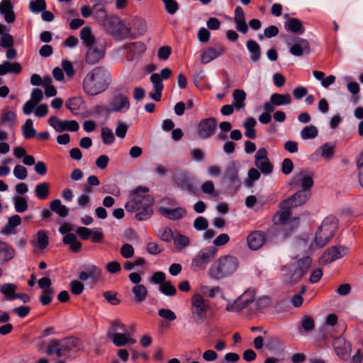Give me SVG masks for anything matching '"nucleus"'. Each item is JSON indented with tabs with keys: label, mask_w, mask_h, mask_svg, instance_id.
Returning a JSON list of instances; mask_svg holds the SVG:
<instances>
[{
	"label": "nucleus",
	"mask_w": 363,
	"mask_h": 363,
	"mask_svg": "<svg viewBox=\"0 0 363 363\" xmlns=\"http://www.w3.org/2000/svg\"><path fill=\"white\" fill-rule=\"evenodd\" d=\"M149 191V188L146 186L136 187L130 191V200L125 204L128 212L138 211L135 218L139 221L146 220L153 214L155 199L148 194Z\"/></svg>",
	"instance_id": "f257e3e1"
},
{
	"label": "nucleus",
	"mask_w": 363,
	"mask_h": 363,
	"mask_svg": "<svg viewBox=\"0 0 363 363\" xmlns=\"http://www.w3.org/2000/svg\"><path fill=\"white\" fill-rule=\"evenodd\" d=\"M111 82L110 72L103 66L94 67L87 73L83 81V89L90 96H96L106 91Z\"/></svg>",
	"instance_id": "f03ea898"
},
{
	"label": "nucleus",
	"mask_w": 363,
	"mask_h": 363,
	"mask_svg": "<svg viewBox=\"0 0 363 363\" xmlns=\"http://www.w3.org/2000/svg\"><path fill=\"white\" fill-rule=\"evenodd\" d=\"M239 260L232 255L220 257L208 269V275L212 279L219 281L232 276L238 269Z\"/></svg>",
	"instance_id": "7ed1b4c3"
},
{
	"label": "nucleus",
	"mask_w": 363,
	"mask_h": 363,
	"mask_svg": "<svg viewBox=\"0 0 363 363\" xmlns=\"http://www.w3.org/2000/svg\"><path fill=\"white\" fill-rule=\"evenodd\" d=\"M81 347V340L74 337H68L60 340H52L48 345L46 353L48 355L55 353L58 357H70L72 354L77 353Z\"/></svg>",
	"instance_id": "20e7f679"
},
{
	"label": "nucleus",
	"mask_w": 363,
	"mask_h": 363,
	"mask_svg": "<svg viewBox=\"0 0 363 363\" xmlns=\"http://www.w3.org/2000/svg\"><path fill=\"white\" fill-rule=\"evenodd\" d=\"M338 220L333 216H327L318 228L315 236V242L318 247H323L334 237L337 229Z\"/></svg>",
	"instance_id": "39448f33"
},
{
	"label": "nucleus",
	"mask_w": 363,
	"mask_h": 363,
	"mask_svg": "<svg viewBox=\"0 0 363 363\" xmlns=\"http://www.w3.org/2000/svg\"><path fill=\"white\" fill-rule=\"evenodd\" d=\"M191 312L192 319L196 324H201L206 318V313L210 308L208 301H206L203 296L196 294L191 297Z\"/></svg>",
	"instance_id": "423d86ee"
},
{
	"label": "nucleus",
	"mask_w": 363,
	"mask_h": 363,
	"mask_svg": "<svg viewBox=\"0 0 363 363\" xmlns=\"http://www.w3.org/2000/svg\"><path fill=\"white\" fill-rule=\"evenodd\" d=\"M217 252L218 249L214 246L202 249L193 257L191 265V269L196 272L205 269L208 263L216 257Z\"/></svg>",
	"instance_id": "0eeeda50"
},
{
	"label": "nucleus",
	"mask_w": 363,
	"mask_h": 363,
	"mask_svg": "<svg viewBox=\"0 0 363 363\" xmlns=\"http://www.w3.org/2000/svg\"><path fill=\"white\" fill-rule=\"evenodd\" d=\"M106 27L115 39L124 40L130 36V28L118 18L109 19L106 23Z\"/></svg>",
	"instance_id": "6e6552de"
},
{
	"label": "nucleus",
	"mask_w": 363,
	"mask_h": 363,
	"mask_svg": "<svg viewBox=\"0 0 363 363\" xmlns=\"http://www.w3.org/2000/svg\"><path fill=\"white\" fill-rule=\"evenodd\" d=\"M174 181L182 189L191 193H195L197 190V184L194 177L186 171H177L174 175Z\"/></svg>",
	"instance_id": "1a4fd4ad"
},
{
	"label": "nucleus",
	"mask_w": 363,
	"mask_h": 363,
	"mask_svg": "<svg viewBox=\"0 0 363 363\" xmlns=\"http://www.w3.org/2000/svg\"><path fill=\"white\" fill-rule=\"evenodd\" d=\"M255 300V291L254 289L246 290L232 304H228L226 309L229 311H240L250 306Z\"/></svg>",
	"instance_id": "9d476101"
},
{
	"label": "nucleus",
	"mask_w": 363,
	"mask_h": 363,
	"mask_svg": "<svg viewBox=\"0 0 363 363\" xmlns=\"http://www.w3.org/2000/svg\"><path fill=\"white\" fill-rule=\"evenodd\" d=\"M217 121L213 117L203 118L198 125L197 132L201 139H207L216 133Z\"/></svg>",
	"instance_id": "9b49d317"
},
{
	"label": "nucleus",
	"mask_w": 363,
	"mask_h": 363,
	"mask_svg": "<svg viewBox=\"0 0 363 363\" xmlns=\"http://www.w3.org/2000/svg\"><path fill=\"white\" fill-rule=\"evenodd\" d=\"M255 165L263 174H269L273 171V164L267 157V151L264 147L257 150L255 156Z\"/></svg>",
	"instance_id": "f8f14e48"
},
{
	"label": "nucleus",
	"mask_w": 363,
	"mask_h": 363,
	"mask_svg": "<svg viewBox=\"0 0 363 363\" xmlns=\"http://www.w3.org/2000/svg\"><path fill=\"white\" fill-rule=\"evenodd\" d=\"M130 108L128 98L123 94H116L108 104V109L106 113L111 112H124Z\"/></svg>",
	"instance_id": "ddd939ff"
},
{
	"label": "nucleus",
	"mask_w": 363,
	"mask_h": 363,
	"mask_svg": "<svg viewBox=\"0 0 363 363\" xmlns=\"http://www.w3.org/2000/svg\"><path fill=\"white\" fill-rule=\"evenodd\" d=\"M267 240V234L262 230L251 232L247 237V243L252 250L260 249Z\"/></svg>",
	"instance_id": "4468645a"
},
{
	"label": "nucleus",
	"mask_w": 363,
	"mask_h": 363,
	"mask_svg": "<svg viewBox=\"0 0 363 363\" xmlns=\"http://www.w3.org/2000/svg\"><path fill=\"white\" fill-rule=\"evenodd\" d=\"M311 196L309 191L299 190L284 201V205H289L292 208L305 204Z\"/></svg>",
	"instance_id": "2eb2a0df"
},
{
	"label": "nucleus",
	"mask_w": 363,
	"mask_h": 363,
	"mask_svg": "<svg viewBox=\"0 0 363 363\" xmlns=\"http://www.w3.org/2000/svg\"><path fill=\"white\" fill-rule=\"evenodd\" d=\"M86 271H82L79 274V280L84 281L90 278L92 281L97 282L101 277V269L96 265L90 264L85 267Z\"/></svg>",
	"instance_id": "dca6fc26"
},
{
	"label": "nucleus",
	"mask_w": 363,
	"mask_h": 363,
	"mask_svg": "<svg viewBox=\"0 0 363 363\" xmlns=\"http://www.w3.org/2000/svg\"><path fill=\"white\" fill-rule=\"evenodd\" d=\"M348 252V249L345 247H331L324 252L323 257L326 262L330 263L337 259H340Z\"/></svg>",
	"instance_id": "f3484780"
},
{
	"label": "nucleus",
	"mask_w": 363,
	"mask_h": 363,
	"mask_svg": "<svg viewBox=\"0 0 363 363\" xmlns=\"http://www.w3.org/2000/svg\"><path fill=\"white\" fill-rule=\"evenodd\" d=\"M158 211L162 216L173 220L182 218L186 213V209L182 207H177L172 209L162 206L159 208Z\"/></svg>",
	"instance_id": "a211bd4d"
},
{
	"label": "nucleus",
	"mask_w": 363,
	"mask_h": 363,
	"mask_svg": "<svg viewBox=\"0 0 363 363\" xmlns=\"http://www.w3.org/2000/svg\"><path fill=\"white\" fill-rule=\"evenodd\" d=\"M225 52V48L220 45L216 47L208 48L203 51L201 55V61L202 64H207L211 60L222 55Z\"/></svg>",
	"instance_id": "6ab92c4d"
},
{
	"label": "nucleus",
	"mask_w": 363,
	"mask_h": 363,
	"mask_svg": "<svg viewBox=\"0 0 363 363\" xmlns=\"http://www.w3.org/2000/svg\"><path fill=\"white\" fill-rule=\"evenodd\" d=\"M289 51L291 55L297 57L303 55L304 52L308 54L311 52L310 43L307 40L298 38Z\"/></svg>",
	"instance_id": "aec40b11"
},
{
	"label": "nucleus",
	"mask_w": 363,
	"mask_h": 363,
	"mask_svg": "<svg viewBox=\"0 0 363 363\" xmlns=\"http://www.w3.org/2000/svg\"><path fill=\"white\" fill-rule=\"evenodd\" d=\"M0 13L4 15L5 21L11 23L16 20L13 5L10 0H3L0 3Z\"/></svg>",
	"instance_id": "412c9836"
},
{
	"label": "nucleus",
	"mask_w": 363,
	"mask_h": 363,
	"mask_svg": "<svg viewBox=\"0 0 363 363\" xmlns=\"http://www.w3.org/2000/svg\"><path fill=\"white\" fill-rule=\"evenodd\" d=\"M295 182H301L302 189L301 190L310 191L313 186L312 173L308 171H301L294 177Z\"/></svg>",
	"instance_id": "4be33fe9"
},
{
	"label": "nucleus",
	"mask_w": 363,
	"mask_h": 363,
	"mask_svg": "<svg viewBox=\"0 0 363 363\" xmlns=\"http://www.w3.org/2000/svg\"><path fill=\"white\" fill-rule=\"evenodd\" d=\"M150 81L155 88V93H150V97L155 101H160L162 97V91L164 89L161 77L157 73H154L150 77Z\"/></svg>",
	"instance_id": "5701e85b"
},
{
	"label": "nucleus",
	"mask_w": 363,
	"mask_h": 363,
	"mask_svg": "<svg viewBox=\"0 0 363 363\" xmlns=\"http://www.w3.org/2000/svg\"><path fill=\"white\" fill-rule=\"evenodd\" d=\"M234 21L236 24V29L242 33L248 31V26L245 18V13L241 6H238L235 9Z\"/></svg>",
	"instance_id": "b1692460"
},
{
	"label": "nucleus",
	"mask_w": 363,
	"mask_h": 363,
	"mask_svg": "<svg viewBox=\"0 0 363 363\" xmlns=\"http://www.w3.org/2000/svg\"><path fill=\"white\" fill-rule=\"evenodd\" d=\"M284 201L280 203L281 210L274 216V222L276 224H283L287 221L291 215V207L289 205H284Z\"/></svg>",
	"instance_id": "393cba45"
},
{
	"label": "nucleus",
	"mask_w": 363,
	"mask_h": 363,
	"mask_svg": "<svg viewBox=\"0 0 363 363\" xmlns=\"http://www.w3.org/2000/svg\"><path fill=\"white\" fill-rule=\"evenodd\" d=\"M104 50L90 47L86 55L85 60L87 64L95 65L104 57Z\"/></svg>",
	"instance_id": "a878e982"
},
{
	"label": "nucleus",
	"mask_w": 363,
	"mask_h": 363,
	"mask_svg": "<svg viewBox=\"0 0 363 363\" xmlns=\"http://www.w3.org/2000/svg\"><path fill=\"white\" fill-rule=\"evenodd\" d=\"M333 347L341 359H344L348 357L347 343L343 337H335L333 342Z\"/></svg>",
	"instance_id": "bb28decb"
},
{
	"label": "nucleus",
	"mask_w": 363,
	"mask_h": 363,
	"mask_svg": "<svg viewBox=\"0 0 363 363\" xmlns=\"http://www.w3.org/2000/svg\"><path fill=\"white\" fill-rule=\"evenodd\" d=\"M247 48L250 52V60L258 62L261 57V48L259 45L254 40H248L246 43Z\"/></svg>",
	"instance_id": "cd10ccee"
},
{
	"label": "nucleus",
	"mask_w": 363,
	"mask_h": 363,
	"mask_svg": "<svg viewBox=\"0 0 363 363\" xmlns=\"http://www.w3.org/2000/svg\"><path fill=\"white\" fill-rule=\"evenodd\" d=\"M134 297V301L136 303H141L144 301L148 294V291L145 286L143 284L135 285L131 290Z\"/></svg>",
	"instance_id": "c85d7f7f"
},
{
	"label": "nucleus",
	"mask_w": 363,
	"mask_h": 363,
	"mask_svg": "<svg viewBox=\"0 0 363 363\" xmlns=\"http://www.w3.org/2000/svg\"><path fill=\"white\" fill-rule=\"evenodd\" d=\"M234 106L237 111L243 109L245 106L246 93L242 89H235L233 93Z\"/></svg>",
	"instance_id": "c756f323"
},
{
	"label": "nucleus",
	"mask_w": 363,
	"mask_h": 363,
	"mask_svg": "<svg viewBox=\"0 0 363 363\" xmlns=\"http://www.w3.org/2000/svg\"><path fill=\"white\" fill-rule=\"evenodd\" d=\"M21 223V218L18 215H13L11 216L8 223L5 225L2 230V233L6 235H10L12 233H15L13 228L20 225Z\"/></svg>",
	"instance_id": "7c9ffc66"
},
{
	"label": "nucleus",
	"mask_w": 363,
	"mask_h": 363,
	"mask_svg": "<svg viewBox=\"0 0 363 363\" xmlns=\"http://www.w3.org/2000/svg\"><path fill=\"white\" fill-rule=\"evenodd\" d=\"M285 28L287 30L294 33L303 34L305 28L301 21L297 18H291L286 23Z\"/></svg>",
	"instance_id": "2f4dec72"
},
{
	"label": "nucleus",
	"mask_w": 363,
	"mask_h": 363,
	"mask_svg": "<svg viewBox=\"0 0 363 363\" xmlns=\"http://www.w3.org/2000/svg\"><path fill=\"white\" fill-rule=\"evenodd\" d=\"M225 179L232 184L239 182L238 170L235 162H233L227 167L225 170Z\"/></svg>",
	"instance_id": "473e14b6"
},
{
	"label": "nucleus",
	"mask_w": 363,
	"mask_h": 363,
	"mask_svg": "<svg viewBox=\"0 0 363 363\" xmlns=\"http://www.w3.org/2000/svg\"><path fill=\"white\" fill-rule=\"evenodd\" d=\"M271 101L276 106L288 105L291 103V97L289 94H273L270 97Z\"/></svg>",
	"instance_id": "72a5a7b5"
},
{
	"label": "nucleus",
	"mask_w": 363,
	"mask_h": 363,
	"mask_svg": "<svg viewBox=\"0 0 363 363\" xmlns=\"http://www.w3.org/2000/svg\"><path fill=\"white\" fill-rule=\"evenodd\" d=\"M257 122L254 118L250 117L245 120L244 128L245 129V135L250 139H255L257 137L255 126Z\"/></svg>",
	"instance_id": "f704fd0d"
},
{
	"label": "nucleus",
	"mask_w": 363,
	"mask_h": 363,
	"mask_svg": "<svg viewBox=\"0 0 363 363\" xmlns=\"http://www.w3.org/2000/svg\"><path fill=\"white\" fill-rule=\"evenodd\" d=\"M50 210L57 213L60 217H66L68 215V208L62 205L60 199H55L50 204Z\"/></svg>",
	"instance_id": "c9c22d12"
},
{
	"label": "nucleus",
	"mask_w": 363,
	"mask_h": 363,
	"mask_svg": "<svg viewBox=\"0 0 363 363\" xmlns=\"http://www.w3.org/2000/svg\"><path fill=\"white\" fill-rule=\"evenodd\" d=\"M123 49L128 50L133 55H140L146 50V45L142 42H133L125 44Z\"/></svg>",
	"instance_id": "e433bc0d"
},
{
	"label": "nucleus",
	"mask_w": 363,
	"mask_h": 363,
	"mask_svg": "<svg viewBox=\"0 0 363 363\" xmlns=\"http://www.w3.org/2000/svg\"><path fill=\"white\" fill-rule=\"evenodd\" d=\"M17 286L14 284H5L1 286L0 291L5 296L6 299L12 301L15 299Z\"/></svg>",
	"instance_id": "4c0bfd02"
},
{
	"label": "nucleus",
	"mask_w": 363,
	"mask_h": 363,
	"mask_svg": "<svg viewBox=\"0 0 363 363\" xmlns=\"http://www.w3.org/2000/svg\"><path fill=\"white\" fill-rule=\"evenodd\" d=\"M50 193V185L47 182H43L36 185L35 194L37 198L41 200L46 199Z\"/></svg>",
	"instance_id": "58836bf2"
},
{
	"label": "nucleus",
	"mask_w": 363,
	"mask_h": 363,
	"mask_svg": "<svg viewBox=\"0 0 363 363\" xmlns=\"http://www.w3.org/2000/svg\"><path fill=\"white\" fill-rule=\"evenodd\" d=\"M22 133L26 140L31 139L36 135V131L33 128V123L31 119L28 118L26 121L22 126Z\"/></svg>",
	"instance_id": "ea45409f"
},
{
	"label": "nucleus",
	"mask_w": 363,
	"mask_h": 363,
	"mask_svg": "<svg viewBox=\"0 0 363 363\" xmlns=\"http://www.w3.org/2000/svg\"><path fill=\"white\" fill-rule=\"evenodd\" d=\"M16 121V114L14 111L4 110L0 119V125L8 123L10 127H13Z\"/></svg>",
	"instance_id": "a19ab883"
},
{
	"label": "nucleus",
	"mask_w": 363,
	"mask_h": 363,
	"mask_svg": "<svg viewBox=\"0 0 363 363\" xmlns=\"http://www.w3.org/2000/svg\"><path fill=\"white\" fill-rule=\"evenodd\" d=\"M79 128V123L76 121H61L60 124L57 129V132H62L65 130L75 132Z\"/></svg>",
	"instance_id": "79ce46f5"
},
{
	"label": "nucleus",
	"mask_w": 363,
	"mask_h": 363,
	"mask_svg": "<svg viewBox=\"0 0 363 363\" xmlns=\"http://www.w3.org/2000/svg\"><path fill=\"white\" fill-rule=\"evenodd\" d=\"M80 38L84 44L86 46H91L94 43L95 39L91 33V29L89 26L84 27L80 31Z\"/></svg>",
	"instance_id": "37998d69"
},
{
	"label": "nucleus",
	"mask_w": 363,
	"mask_h": 363,
	"mask_svg": "<svg viewBox=\"0 0 363 363\" xmlns=\"http://www.w3.org/2000/svg\"><path fill=\"white\" fill-rule=\"evenodd\" d=\"M347 90L352 95L351 101L354 104H357L360 99V97L358 95V94L360 91V87H359V84L356 82H349L347 84Z\"/></svg>",
	"instance_id": "c03bdc74"
},
{
	"label": "nucleus",
	"mask_w": 363,
	"mask_h": 363,
	"mask_svg": "<svg viewBox=\"0 0 363 363\" xmlns=\"http://www.w3.org/2000/svg\"><path fill=\"white\" fill-rule=\"evenodd\" d=\"M318 133L317 128L313 125H310L302 129L301 135L303 139L308 140L315 138L318 135Z\"/></svg>",
	"instance_id": "a18cd8bd"
},
{
	"label": "nucleus",
	"mask_w": 363,
	"mask_h": 363,
	"mask_svg": "<svg viewBox=\"0 0 363 363\" xmlns=\"http://www.w3.org/2000/svg\"><path fill=\"white\" fill-rule=\"evenodd\" d=\"M101 138L105 145H111L115 140L112 130L108 127H103L101 128Z\"/></svg>",
	"instance_id": "49530a36"
},
{
	"label": "nucleus",
	"mask_w": 363,
	"mask_h": 363,
	"mask_svg": "<svg viewBox=\"0 0 363 363\" xmlns=\"http://www.w3.org/2000/svg\"><path fill=\"white\" fill-rule=\"evenodd\" d=\"M15 210L18 213H23L28 209V203L24 197L16 196L13 199Z\"/></svg>",
	"instance_id": "de8ad7c7"
},
{
	"label": "nucleus",
	"mask_w": 363,
	"mask_h": 363,
	"mask_svg": "<svg viewBox=\"0 0 363 363\" xmlns=\"http://www.w3.org/2000/svg\"><path fill=\"white\" fill-rule=\"evenodd\" d=\"M312 264V259L310 257H305L297 262L296 268L306 274Z\"/></svg>",
	"instance_id": "09e8293b"
},
{
	"label": "nucleus",
	"mask_w": 363,
	"mask_h": 363,
	"mask_svg": "<svg viewBox=\"0 0 363 363\" xmlns=\"http://www.w3.org/2000/svg\"><path fill=\"white\" fill-rule=\"evenodd\" d=\"M113 343L117 347H121L128 343V336L125 333H116L113 335Z\"/></svg>",
	"instance_id": "8fccbe9b"
},
{
	"label": "nucleus",
	"mask_w": 363,
	"mask_h": 363,
	"mask_svg": "<svg viewBox=\"0 0 363 363\" xmlns=\"http://www.w3.org/2000/svg\"><path fill=\"white\" fill-rule=\"evenodd\" d=\"M49 244L48 237L44 230H39L37 233V245L40 250L45 249Z\"/></svg>",
	"instance_id": "3c124183"
},
{
	"label": "nucleus",
	"mask_w": 363,
	"mask_h": 363,
	"mask_svg": "<svg viewBox=\"0 0 363 363\" xmlns=\"http://www.w3.org/2000/svg\"><path fill=\"white\" fill-rule=\"evenodd\" d=\"M159 289L166 296H173L177 294L176 288L169 281L163 283L160 286Z\"/></svg>",
	"instance_id": "603ef678"
},
{
	"label": "nucleus",
	"mask_w": 363,
	"mask_h": 363,
	"mask_svg": "<svg viewBox=\"0 0 363 363\" xmlns=\"http://www.w3.org/2000/svg\"><path fill=\"white\" fill-rule=\"evenodd\" d=\"M321 156L325 160H331L334 155L335 145L325 143L321 147Z\"/></svg>",
	"instance_id": "864d4df0"
},
{
	"label": "nucleus",
	"mask_w": 363,
	"mask_h": 363,
	"mask_svg": "<svg viewBox=\"0 0 363 363\" xmlns=\"http://www.w3.org/2000/svg\"><path fill=\"white\" fill-rule=\"evenodd\" d=\"M29 9L33 13H39L45 10L46 3L45 0H35L30 1L29 4Z\"/></svg>",
	"instance_id": "5fc2aeb1"
},
{
	"label": "nucleus",
	"mask_w": 363,
	"mask_h": 363,
	"mask_svg": "<svg viewBox=\"0 0 363 363\" xmlns=\"http://www.w3.org/2000/svg\"><path fill=\"white\" fill-rule=\"evenodd\" d=\"M103 296L112 306H118L121 303V300L117 298V293L112 291L104 292Z\"/></svg>",
	"instance_id": "6e6d98bb"
},
{
	"label": "nucleus",
	"mask_w": 363,
	"mask_h": 363,
	"mask_svg": "<svg viewBox=\"0 0 363 363\" xmlns=\"http://www.w3.org/2000/svg\"><path fill=\"white\" fill-rule=\"evenodd\" d=\"M66 107L74 115L78 114L79 110V99L77 98H70L66 103Z\"/></svg>",
	"instance_id": "4d7b16f0"
},
{
	"label": "nucleus",
	"mask_w": 363,
	"mask_h": 363,
	"mask_svg": "<svg viewBox=\"0 0 363 363\" xmlns=\"http://www.w3.org/2000/svg\"><path fill=\"white\" fill-rule=\"evenodd\" d=\"M172 53V48L169 45L162 46L157 51V57L160 60L166 61Z\"/></svg>",
	"instance_id": "13d9d810"
},
{
	"label": "nucleus",
	"mask_w": 363,
	"mask_h": 363,
	"mask_svg": "<svg viewBox=\"0 0 363 363\" xmlns=\"http://www.w3.org/2000/svg\"><path fill=\"white\" fill-rule=\"evenodd\" d=\"M166 11L173 15L179 9V4L175 0H162Z\"/></svg>",
	"instance_id": "bf43d9fd"
},
{
	"label": "nucleus",
	"mask_w": 363,
	"mask_h": 363,
	"mask_svg": "<svg viewBox=\"0 0 363 363\" xmlns=\"http://www.w3.org/2000/svg\"><path fill=\"white\" fill-rule=\"evenodd\" d=\"M174 242L177 247L182 249L189 245V239L187 236L179 234L174 238Z\"/></svg>",
	"instance_id": "052dcab7"
},
{
	"label": "nucleus",
	"mask_w": 363,
	"mask_h": 363,
	"mask_svg": "<svg viewBox=\"0 0 363 363\" xmlns=\"http://www.w3.org/2000/svg\"><path fill=\"white\" fill-rule=\"evenodd\" d=\"M53 293L52 289H46L43 291V294L40 296V301L43 306L49 305L52 300V297L50 296Z\"/></svg>",
	"instance_id": "680f3d73"
},
{
	"label": "nucleus",
	"mask_w": 363,
	"mask_h": 363,
	"mask_svg": "<svg viewBox=\"0 0 363 363\" xmlns=\"http://www.w3.org/2000/svg\"><path fill=\"white\" fill-rule=\"evenodd\" d=\"M208 222L204 217L199 216L196 218L194 222V227L197 230H204L208 228Z\"/></svg>",
	"instance_id": "e2e57ef3"
},
{
	"label": "nucleus",
	"mask_w": 363,
	"mask_h": 363,
	"mask_svg": "<svg viewBox=\"0 0 363 363\" xmlns=\"http://www.w3.org/2000/svg\"><path fill=\"white\" fill-rule=\"evenodd\" d=\"M158 315L169 321H173L177 318V315L170 309L161 308L158 311Z\"/></svg>",
	"instance_id": "0e129e2a"
},
{
	"label": "nucleus",
	"mask_w": 363,
	"mask_h": 363,
	"mask_svg": "<svg viewBox=\"0 0 363 363\" xmlns=\"http://www.w3.org/2000/svg\"><path fill=\"white\" fill-rule=\"evenodd\" d=\"M13 174L18 179H25L28 176L27 169L25 167L17 164L13 169Z\"/></svg>",
	"instance_id": "69168bd1"
},
{
	"label": "nucleus",
	"mask_w": 363,
	"mask_h": 363,
	"mask_svg": "<svg viewBox=\"0 0 363 363\" xmlns=\"http://www.w3.org/2000/svg\"><path fill=\"white\" fill-rule=\"evenodd\" d=\"M301 325L303 329L306 332L313 330L315 326L313 318L308 315L304 316L301 321Z\"/></svg>",
	"instance_id": "338daca9"
},
{
	"label": "nucleus",
	"mask_w": 363,
	"mask_h": 363,
	"mask_svg": "<svg viewBox=\"0 0 363 363\" xmlns=\"http://www.w3.org/2000/svg\"><path fill=\"white\" fill-rule=\"evenodd\" d=\"M13 45V36L9 33L3 34L0 38V46L5 48H11Z\"/></svg>",
	"instance_id": "774afa93"
}]
</instances>
